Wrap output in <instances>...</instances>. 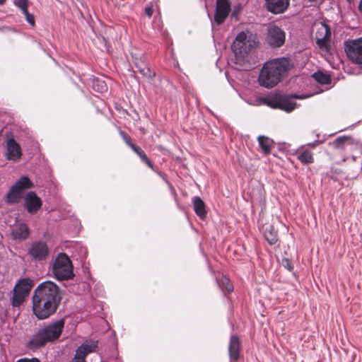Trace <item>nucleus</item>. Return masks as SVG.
Listing matches in <instances>:
<instances>
[{
  "mask_svg": "<svg viewBox=\"0 0 362 362\" xmlns=\"http://www.w3.org/2000/svg\"><path fill=\"white\" fill-rule=\"evenodd\" d=\"M21 148L14 139H8L6 141V158L8 160H18L21 157Z\"/></svg>",
  "mask_w": 362,
  "mask_h": 362,
  "instance_id": "ddd939ff",
  "label": "nucleus"
},
{
  "mask_svg": "<svg viewBox=\"0 0 362 362\" xmlns=\"http://www.w3.org/2000/svg\"><path fill=\"white\" fill-rule=\"evenodd\" d=\"M119 134L124 141V142L131 148V145H135L134 144L132 143L131 137L124 132L120 131Z\"/></svg>",
  "mask_w": 362,
  "mask_h": 362,
  "instance_id": "c756f323",
  "label": "nucleus"
},
{
  "mask_svg": "<svg viewBox=\"0 0 362 362\" xmlns=\"http://www.w3.org/2000/svg\"><path fill=\"white\" fill-rule=\"evenodd\" d=\"M131 148L133 150L134 153H136L140 157L143 162H144L151 168H153V165L151 162L148 158L144 151L140 147H139L136 145H131Z\"/></svg>",
  "mask_w": 362,
  "mask_h": 362,
  "instance_id": "5701e85b",
  "label": "nucleus"
},
{
  "mask_svg": "<svg viewBox=\"0 0 362 362\" xmlns=\"http://www.w3.org/2000/svg\"><path fill=\"white\" fill-rule=\"evenodd\" d=\"M239 351H240V341L239 339L235 335H232L230 337L229 346H228V353L230 356V362H236L239 358Z\"/></svg>",
  "mask_w": 362,
  "mask_h": 362,
  "instance_id": "a211bd4d",
  "label": "nucleus"
},
{
  "mask_svg": "<svg viewBox=\"0 0 362 362\" xmlns=\"http://www.w3.org/2000/svg\"><path fill=\"white\" fill-rule=\"evenodd\" d=\"M348 57L354 63L362 64V37L352 40L346 45Z\"/></svg>",
  "mask_w": 362,
  "mask_h": 362,
  "instance_id": "6e6552de",
  "label": "nucleus"
},
{
  "mask_svg": "<svg viewBox=\"0 0 362 362\" xmlns=\"http://www.w3.org/2000/svg\"><path fill=\"white\" fill-rule=\"evenodd\" d=\"M145 12L148 17H151L153 13V9L151 7H146Z\"/></svg>",
  "mask_w": 362,
  "mask_h": 362,
  "instance_id": "f704fd0d",
  "label": "nucleus"
},
{
  "mask_svg": "<svg viewBox=\"0 0 362 362\" xmlns=\"http://www.w3.org/2000/svg\"><path fill=\"white\" fill-rule=\"evenodd\" d=\"M97 83H100L99 86H100V91L103 92L104 90H106V85L101 81H97Z\"/></svg>",
  "mask_w": 362,
  "mask_h": 362,
  "instance_id": "c9c22d12",
  "label": "nucleus"
},
{
  "mask_svg": "<svg viewBox=\"0 0 362 362\" xmlns=\"http://www.w3.org/2000/svg\"><path fill=\"white\" fill-rule=\"evenodd\" d=\"M193 204L196 214L199 216L201 218H204L206 212L205 210V204L203 202V200L201 198L196 197L194 198Z\"/></svg>",
  "mask_w": 362,
  "mask_h": 362,
  "instance_id": "412c9836",
  "label": "nucleus"
},
{
  "mask_svg": "<svg viewBox=\"0 0 362 362\" xmlns=\"http://www.w3.org/2000/svg\"><path fill=\"white\" fill-rule=\"evenodd\" d=\"M52 272L55 278L61 281L74 276L72 263L65 253H60L56 257L52 265Z\"/></svg>",
  "mask_w": 362,
  "mask_h": 362,
  "instance_id": "39448f33",
  "label": "nucleus"
},
{
  "mask_svg": "<svg viewBox=\"0 0 362 362\" xmlns=\"http://www.w3.org/2000/svg\"><path fill=\"white\" fill-rule=\"evenodd\" d=\"M267 41L273 47H280L285 42V33L276 25L268 28Z\"/></svg>",
  "mask_w": 362,
  "mask_h": 362,
  "instance_id": "9d476101",
  "label": "nucleus"
},
{
  "mask_svg": "<svg viewBox=\"0 0 362 362\" xmlns=\"http://www.w3.org/2000/svg\"><path fill=\"white\" fill-rule=\"evenodd\" d=\"M42 202L35 192H29L24 197V207L30 214H35L41 208Z\"/></svg>",
  "mask_w": 362,
  "mask_h": 362,
  "instance_id": "f8f14e48",
  "label": "nucleus"
},
{
  "mask_svg": "<svg viewBox=\"0 0 362 362\" xmlns=\"http://www.w3.org/2000/svg\"><path fill=\"white\" fill-rule=\"evenodd\" d=\"M279 107L280 109L289 112L295 109L296 103L290 101L289 100L283 99L279 101Z\"/></svg>",
  "mask_w": 362,
  "mask_h": 362,
  "instance_id": "a878e982",
  "label": "nucleus"
},
{
  "mask_svg": "<svg viewBox=\"0 0 362 362\" xmlns=\"http://www.w3.org/2000/svg\"><path fill=\"white\" fill-rule=\"evenodd\" d=\"M293 97L294 98H297V99H303V98H306L308 97V95H293Z\"/></svg>",
  "mask_w": 362,
  "mask_h": 362,
  "instance_id": "e433bc0d",
  "label": "nucleus"
},
{
  "mask_svg": "<svg viewBox=\"0 0 362 362\" xmlns=\"http://www.w3.org/2000/svg\"><path fill=\"white\" fill-rule=\"evenodd\" d=\"M48 249L45 243L37 242L31 246L29 254L35 259H42L47 255Z\"/></svg>",
  "mask_w": 362,
  "mask_h": 362,
  "instance_id": "dca6fc26",
  "label": "nucleus"
},
{
  "mask_svg": "<svg viewBox=\"0 0 362 362\" xmlns=\"http://www.w3.org/2000/svg\"><path fill=\"white\" fill-rule=\"evenodd\" d=\"M267 9L275 14L284 12L289 5V0H264Z\"/></svg>",
  "mask_w": 362,
  "mask_h": 362,
  "instance_id": "2eb2a0df",
  "label": "nucleus"
},
{
  "mask_svg": "<svg viewBox=\"0 0 362 362\" xmlns=\"http://www.w3.org/2000/svg\"><path fill=\"white\" fill-rule=\"evenodd\" d=\"M33 183L27 176H22L9 189L6 194V202L9 204L18 203L24 190L33 187Z\"/></svg>",
  "mask_w": 362,
  "mask_h": 362,
  "instance_id": "423d86ee",
  "label": "nucleus"
},
{
  "mask_svg": "<svg viewBox=\"0 0 362 362\" xmlns=\"http://www.w3.org/2000/svg\"><path fill=\"white\" fill-rule=\"evenodd\" d=\"M313 77L316 81L321 84H328L330 83V77L329 75L321 71L315 72L313 74Z\"/></svg>",
  "mask_w": 362,
  "mask_h": 362,
  "instance_id": "393cba45",
  "label": "nucleus"
},
{
  "mask_svg": "<svg viewBox=\"0 0 362 362\" xmlns=\"http://www.w3.org/2000/svg\"><path fill=\"white\" fill-rule=\"evenodd\" d=\"M331 35L329 27L322 24L315 33L316 43L320 49L327 50V40Z\"/></svg>",
  "mask_w": 362,
  "mask_h": 362,
  "instance_id": "4468645a",
  "label": "nucleus"
},
{
  "mask_svg": "<svg viewBox=\"0 0 362 362\" xmlns=\"http://www.w3.org/2000/svg\"><path fill=\"white\" fill-rule=\"evenodd\" d=\"M221 284L223 288L226 289L228 292H231L233 290V286L228 278L224 277L221 281Z\"/></svg>",
  "mask_w": 362,
  "mask_h": 362,
  "instance_id": "cd10ccee",
  "label": "nucleus"
},
{
  "mask_svg": "<svg viewBox=\"0 0 362 362\" xmlns=\"http://www.w3.org/2000/svg\"><path fill=\"white\" fill-rule=\"evenodd\" d=\"M97 348L98 341L93 339L86 340L76 350L72 362H86V356L90 353L95 352Z\"/></svg>",
  "mask_w": 362,
  "mask_h": 362,
  "instance_id": "1a4fd4ad",
  "label": "nucleus"
},
{
  "mask_svg": "<svg viewBox=\"0 0 362 362\" xmlns=\"http://www.w3.org/2000/svg\"><path fill=\"white\" fill-rule=\"evenodd\" d=\"M230 11V4L228 0H216L214 21L218 25L222 24Z\"/></svg>",
  "mask_w": 362,
  "mask_h": 362,
  "instance_id": "9b49d317",
  "label": "nucleus"
},
{
  "mask_svg": "<svg viewBox=\"0 0 362 362\" xmlns=\"http://www.w3.org/2000/svg\"><path fill=\"white\" fill-rule=\"evenodd\" d=\"M25 15V19L28 21V23L32 25H35V18L33 14L29 13L28 11H26L25 12L23 13Z\"/></svg>",
  "mask_w": 362,
  "mask_h": 362,
  "instance_id": "7c9ffc66",
  "label": "nucleus"
},
{
  "mask_svg": "<svg viewBox=\"0 0 362 362\" xmlns=\"http://www.w3.org/2000/svg\"><path fill=\"white\" fill-rule=\"evenodd\" d=\"M257 37L250 32L242 31L237 35L231 49L237 59L242 60L257 45Z\"/></svg>",
  "mask_w": 362,
  "mask_h": 362,
  "instance_id": "7ed1b4c3",
  "label": "nucleus"
},
{
  "mask_svg": "<svg viewBox=\"0 0 362 362\" xmlns=\"http://www.w3.org/2000/svg\"><path fill=\"white\" fill-rule=\"evenodd\" d=\"M5 2H6V0H0V5L4 4Z\"/></svg>",
  "mask_w": 362,
  "mask_h": 362,
  "instance_id": "58836bf2",
  "label": "nucleus"
},
{
  "mask_svg": "<svg viewBox=\"0 0 362 362\" xmlns=\"http://www.w3.org/2000/svg\"><path fill=\"white\" fill-rule=\"evenodd\" d=\"M64 326V320L61 319L40 329L33 337L30 343L40 347L46 343L57 339Z\"/></svg>",
  "mask_w": 362,
  "mask_h": 362,
  "instance_id": "20e7f679",
  "label": "nucleus"
},
{
  "mask_svg": "<svg viewBox=\"0 0 362 362\" xmlns=\"http://www.w3.org/2000/svg\"><path fill=\"white\" fill-rule=\"evenodd\" d=\"M298 159L303 164H310L314 162L313 154L308 150H305L301 147L297 152Z\"/></svg>",
  "mask_w": 362,
  "mask_h": 362,
  "instance_id": "6ab92c4d",
  "label": "nucleus"
},
{
  "mask_svg": "<svg viewBox=\"0 0 362 362\" xmlns=\"http://www.w3.org/2000/svg\"><path fill=\"white\" fill-rule=\"evenodd\" d=\"M17 362H40V361L37 358H33L31 359H28V358L20 359Z\"/></svg>",
  "mask_w": 362,
  "mask_h": 362,
  "instance_id": "72a5a7b5",
  "label": "nucleus"
},
{
  "mask_svg": "<svg viewBox=\"0 0 362 362\" xmlns=\"http://www.w3.org/2000/svg\"><path fill=\"white\" fill-rule=\"evenodd\" d=\"M144 76L146 77L147 78L152 79L155 77L156 73L154 71H151L149 67L146 66V69H144L141 70V73Z\"/></svg>",
  "mask_w": 362,
  "mask_h": 362,
  "instance_id": "c85d7f7f",
  "label": "nucleus"
},
{
  "mask_svg": "<svg viewBox=\"0 0 362 362\" xmlns=\"http://www.w3.org/2000/svg\"><path fill=\"white\" fill-rule=\"evenodd\" d=\"M11 233L13 240L22 241L28 237L29 228L26 224L20 223L11 229Z\"/></svg>",
  "mask_w": 362,
  "mask_h": 362,
  "instance_id": "f3484780",
  "label": "nucleus"
},
{
  "mask_svg": "<svg viewBox=\"0 0 362 362\" xmlns=\"http://www.w3.org/2000/svg\"><path fill=\"white\" fill-rule=\"evenodd\" d=\"M282 264H283V266L285 268H286L287 269H288L289 271L293 269V266H292L291 262L288 259H284Z\"/></svg>",
  "mask_w": 362,
  "mask_h": 362,
  "instance_id": "473e14b6",
  "label": "nucleus"
},
{
  "mask_svg": "<svg viewBox=\"0 0 362 362\" xmlns=\"http://www.w3.org/2000/svg\"><path fill=\"white\" fill-rule=\"evenodd\" d=\"M14 4L21 10L22 13L28 11V0H14Z\"/></svg>",
  "mask_w": 362,
  "mask_h": 362,
  "instance_id": "bb28decb",
  "label": "nucleus"
},
{
  "mask_svg": "<svg viewBox=\"0 0 362 362\" xmlns=\"http://www.w3.org/2000/svg\"><path fill=\"white\" fill-rule=\"evenodd\" d=\"M33 285V281L30 279H21L16 284L12 298V305L14 307H18L23 303L25 298L28 296Z\"/></svg>",
  "mask_w": 362,
  "mask_h": 362,
  "instance_id": "0eeeda50",
  "label": "nucleus"
},
{
  "mask_svg": "<svg viewBox=\"0 0 362 362\" xmlns=\"http://www.w3.org/2000/svg\"><path fill=\"white\" fill-rule=\"evenodd\" d=\"M347 141H350V144H352V139L351 136H342L337 138L333 142L332 146L334 148L337 149H343L344 147V144Z\"/></svg>",
  "mask_w": 362,
  "mask_h": 362,
  "instance_id": "b1692460",
  "label": "nucleus"
},
{
  "mask_svg": "<svg viewBox=\"0 0 362 362\" xmlns=\"http://www.w3.org/2000/svg\"><path fill=\"white\" fill-rule=\"evenodd\" d=\"M33 311L39 320H45L57 311L62 300L59 286L51 281L40 284L32 297Z\"/></svg>",
  "mask_w": 362,
  "mask_h": 362,
  "instance_id": "f257e3e1",
  "label": "nucleus"
},
{
  "mask_svg": "<svg viewBox=\"0 0 362 362\" xmlns=\"http://www.w3.org/2000/svg\"><path fill=\"white\" fill-rule=\"evenodd\" d=\"M135 65L137 67V69H139V71L140 73H141V70H143L144 69H146V67L147 66L146 65L145 62L144 61H142L141 59L136 60L135 62Z\"/></svg>",
  "mask_w": 362,
  "mask_h": 362,
  "instance_id": "2f4dec72",
  "label": "nucleus"
},
{
  "mask_svg": "<svg viewBox=\"0 0 362 362\" xmlns=\"http://www.w3.org/2000/svg\"><path fill=\"white\" fill-rule=\"evenodd\" d=\"M264 238L270 245H274L277 242V234L272 226L266 228Z\"/></svg>",
  "mask_w": 362,
  "mask_h": 362,
  "instance_id": "4be33fe9",
  "label": "nucleus"
},
{
  "mask_svg": "<svg viewBox=\"0 0 362 362\" xmlns=\"http://www.w3.org/2000/svg\"><path fill=\"white\" fill-rule=\"evenodd\" d=\"M257 141L262 151L264 153L269 154L271 152L272 148L273 147L274 142L272 139L265 136H259Z\"/></svg>",
  "mask_w": 362,
  "mask_h": 362,
  "instance_id": "aec40b11",
  "label": "nucleus"
},
{
  "mask_svg": "<svg viewBox=\"0 0 362 362\" xmlns=\"http://www.w3.org/2000/svg\"><path fill=\"white\" fill-rule=\"evenodd\" d=\"M291 66V61L286 58L275 59L265 62L259 75V85L267 88L274 87L281 81L283 74Z\"/></svg>",
  "mask_w": 362,
  "mask_h": 362,
  "instance_id": "f03ea898",
  "label": "nucleus"
},
{
  "mask_svg": "<svg viewBox=\"0 0 362 362\" xmlns=\"http://www.w3.org/2000/svg\"><path fill=\"white\" fill-rule=\"evenodd\" d=\"M358 9L361 12H362V0H361L359 5H358Z\"/></svg>",
  "mask_w": 362,
  "mask_h": 362,
  "instance_id": "4c0bfd02",
  "label": "nucleus"
}]
</instances>
